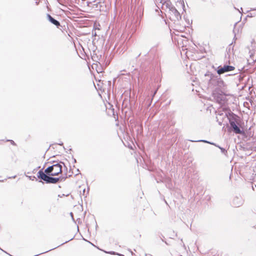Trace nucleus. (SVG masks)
Returning a JSON list of instances; mask_svg holds the SVG:
<instances>
[{"label": "nucleus", "instance_id": "obj_17", "mask_svg": "<svg viewBox=\"0 0 256 256\" xmlns=\"http://www.w3.org/2000/svg\"><path fill=\"white\" fill-rule=\"evenodd\" d=\"M4 180H0V182H3Z\"/></svg>", "mask_w": 256, "mask_h": 256}, {"label": "nucleus", "instance_id": "obj_14", "mask_svg": "<svg viewBox=\"0 0 256 256\" xmlns=\"http://www.w3.org/2000/svg\"><path fill=\"white\" fill-rule=\"evenodd\" d=\"M251 10H256V8H252Z\"/></svg>", "mask_w": 256, "mask_h": 256}, {"label": "nucleus", "instance_id": "obj_6", "mask_svg": "<svg viewBox=\"0 0 256 256\" xmlns=\"http://www.w3.org/2000/svg\"><path fill=\"white\" fill-rule=\"evenodd\" d=\"M230 127L232 129V131L236 134H242V131L240 130V128L237 126L236 122L234 120H230Z\"/></svg>", "mask_w": 256, "mask_h": 256}, {"label": "nucleus", "instance_id": "obj_11", "mask_svg": "<svg viewBox=\"0 0 256 256\" xmlns=\"http://www.w3.org/2000/svg\"><path fill=\"white\" fill-rule=\"evenodd\" d=\"M109 254H115V252H108Z\"/></svg>", "mask_w": 256, "mask_h": 256}, {"label": "nucleus", "instance_id": "obj_16", "mask_svg": "<svg viewBox=\"0 0 256 256\" xmlns=\"http://www.w3.org/2000/svg\"><path fill=\"white\" fill-rule=\"evenodd\" d=\"M70 214H71L72 216V212H70Z\"/></svg>", "mask_w": 256, "mask_h": 256}, {"label": "nucleus", "instance_id": "obj_1", "mask_svg": "<svg viewBox=\"0 0 256 256\" xmlns=\"http://www.w3.org/2000/svg\"><path fill=\"white\" fill-rule=\"evenodd\" d=\"M209 86L214 90L216 92H222V89L224 86V84L218 76L212 74L209 82Z\"/></svg>", "mask_w": 256, "mask_h": 256}, {"label": "nucleus", "instance_id": "obj_9", "mask_svg": "<svg viewBox=\"0 0 256 256\" xmlns=\"http://www.w3.org/2000/svg\"><path fill=\"white\" fill-rule=\"evenodd\" d=\"M198 142H206V143H208V144H212L214 145L215 146L218 147L220 150L222 152L223 154H225L226 152L224 148L218 146H217L216 144H215L214 143H211V142H208L206 140H198Z\"/></svg>", "mask_w": 256, "mask_h": 256}, {"label": "nucleus", "instance_id": "obj_4", "mask_svg": "<svg viewBox=\"0 0 256 256\" xmlns=\"http://www.w3.org/2000/svg\"><path fill=\"white\" fill-rule=\"evenodd\" d=\"M234 70V67L231 66L225 65L223 67L218 66L217 73L220 75L226 72L232 71Z\"/></svg>", "mask_w": 256, "mask_h": 256}, {"label": "nucleus", "instance_id": "obj_5", "mask_svg": "<svg viewBox=\"0 0 256 256\" xmlns=\"http://www.w3.org/2000/svg\"><path fill=\"white\" fill-rule=\"evenodd\" d=\"M244 204V200L241 196H235L232 202V205L236 208L240 207Z\"/></svg>", "mask_w": 256, "mask_h": 256}, {"label": "nucleus", "instance_id": "obj_8", "mask_svg": "<svg viewBox=\"0 0 256 256\" xmlns=\"http://www.w3.org/2000/svg\"><path fill=\"white\" fill-rule=\"evenodd\" d=\"M170 11L172 13V14L176 18L177 20H178L180 18L181 16L180 15V12L175 8H172L170 9Z\"/></svg>", "mask_w": 256, "mask_h": 256}, {"label": "nucleus", "instance_id": "obj_12", "mask_svg": "<svg viewBox=\"0 0 256 256\" xmlns=\"http://www.w3.org/2000/svg\"><path fill=\"white\" fill-rule=\"evenodd\" d=\"M156 92H157V90H155V92H154V94H153V96H154L156 94Z\"/></svg>", "mask_w": 256, "mask_h": 256}, {"label": "nucleus", "instance_id": "obj_10", "mask_svg": "<svg viewBox=\"0 0 256 256\" xmlns=\"http://www.w3.org/2000/svg\"><path fill=\"white\" fill-rule=\"evenodd\" d=\"M27 176L30 180H34V178H36V177L34 176H33L32 179V176Z\"/></svg>", "mask_w": 256, "mask_h": 256}, {"label": "nucleus", "instance_id": "obj_2", "mask_svg": "<svg viewBox=\"0 0 256 256\" xmlns=\"http://www.w3.org/2000/svg\"><path fill=\"white\" fill-rule=\"evenodd\" d=\"M62 165L57 163L46 168L44 172L49 176H55L62 172Z\"/></svg>", "mask_w": 256, "mask_h": 256}, {"label": "nucleus", "instance_id": "obj_15", "mask_svg": "<svg viewBox=\"0 0 256 256\" xmlns=\"http://www.w3.org/2000/svg\"><path fill=\"white\" fill-rule=\"evenodd\" d=\"M83 192H84H84H85V189H84V190H83Z\"/></svg>", "mask_w": 256, "mask_h": 256}, {"label": "nucleus", "instance_id": "obj_7", "mask_svg": "<svg viewBox=\"0 0 256 256\" xmlns=\"http://www.w3.org/2000/svg\"><path fill=\"white\" fill-rule=\"evenodd\" d=\"M46 17L48 20L53 24L55 25L57 27L60 26V23L58 21L54 18L50 14H46Z\"/></svg>", "mask_w": 256, "mask_h": 256}, {"label": "nucleus", "instance_id": "obj_13", "mask_svg": "<svg viewBox=\"0 0 256 256\" xmlns=\"http://www.w3.org/2000/svg\"><path fill=\"white\" fill-rule=\"evenodd\" d=\"M10 142L12 144H14V142L13 140H10Z\"/></svg>", "mask_w": 256, "mask_h": 256}, {"label": "nucleus", "instance_id": "obj_3", "mask_svg": "<svg viewBox=\"0 0 256 256\" xmlns=\"http://www.w3.org/2000/svg\"><path fill=\"white\" fill-rule=\"evenodd\" d=\"M37 176L39 178L42 180L47 184H56L60 180V178L50 176L41 170L38 172Z\"/></svg>", "mask_w": 256, "mask_h": 256}]
</instances>
